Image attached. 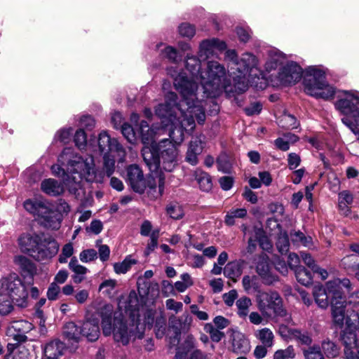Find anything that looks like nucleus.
I'll use <instances>...</instances> for the list:
<instances>
[{
  "instance_id": "obj_59",
  "label": "nucleus",
  "mask_w": 359,
  "mask_h": 359,
  "mask_svg": "<svg viewBox=\"0 0 359 359\" xmlns=\"http://www.w3.org/2000/svg\"><path fill=\"white\" fill-rule=\"evenodd\" d=\"M169 327L172 330L176 337L180 336L182 328V321L181 319L175 316L170 317L169 319Z\"/></svg>"
},
{
  "instance_id": "obj_6",
  "label": "nucleus",
  "mask_w": 359,
  "mask_h": 359,
  "mask_svg": "<svg viewBox=\"0 0 359 359\" xmlns=\"http://www.w3.org/2000/svg\"><path fill=\"white\" fill-rule=\"evenodd\" d=\"M207 78L201 80L205 97H215L220 92L232 91L231 81L228 79L224 67L217 61L208 63Z\"/></svg>"
},
{
  "instance_id": "obj_10",
  "label": "nucleus",
  "mask_w": 359,
  "mask_h": 359,
  "mask_svg": "<svg viewBox=\"0 0 359 359\" xmlns=\"http://www.w3.org/2000/svg\"><path fill=\"white\" fill-rule=\"evenodd\" d=\"M0 296L8 297L13 304L21 308L28 305V289L15 273L1 279Z\"/></svg>"
},
{
  "instance_id": "obj_25",
  "label": "nucleus",
  "mask_w": 359,
  "mask_h": 359,
  "mask_svg": "<svg viewBox=\"0 0 359 359\" xmlns=\"http://www.w3.org/2000/svg\"><path fill=\"white\" fill-rule=\"evenodd\" d=\"M327 288L339 299H345L342 295V289L345 288L348 292L352 290V284L348 278H335L327 282Z\"/></svg>"
},
{
  "instance_id": "obj_47",
  "label": "nucleus",
  "mask_w": 359,
  "mask_h": 359,
  "mask_svg": "<svg viewBox=\"0 0 359 359\" xmlns=\"http://www.w3.org/2000/svg\"><path fill=\"white\" fill-rule=\"evenodd\" d=\"M115 170V159L114 156H111L109 154H104L103 156V171L107 175L110 177Z\"/></svg>"
},
{
  "instance_id": "obj_9",
  "label": "nucleus",
  "mask_w": 359,
  "mask_h": 359,
  "mask_svg": "<svg viewBox=\"0 0 359 359\" xmlns=\"http://www.w3.org/2000/svg\"><path fill=\"white\" fill-rule=\"evenodd\" d=\"M177 95L173 92H168L165 95V101L163 104H159L155 109L156 116L161 119L165 126L170 125V132L177 128L175 126L180 124L181 111L184 110V100L177 102Z\"/></svg>"
},
{
  "instance_id": "obj_11",
  "label": "nucleus",
  "mask_w": 359,
  "mask_h": 359,
  "mask_svg": "<svg viewBox=\"0 0 359 359\" xmlns=\"http://www.w3.org/2000/svg\"><path fill=\"white\" fill-rule=\"evenodd\" d=\"M344 93L345 97L338 100L335 107L344 115L341 118L342 123L354 134H358L359 97L348 91H344Z\"/></svg>"
},
{
  "instance_id": "obj_19",
  "label": "nucleus",
  "mask_w": 359,
  "mask_h": 359,
  "mask_svg": "<svg viewBox=\"0 0 359 359\" xmlns=\"http://www.w3.org/2000/svg\"><path fill=\"white\" fill-rule=\"evenodd\" d=\"M358 325L348 318L346 320V326L341 333V340L346 348L355 346L357 343Z\"/></svg>"
},
{
  "instance_id": "obj_45",
  "label": "nucleus",
  "mask_w": 359,
  "mask_h": 359,
  "mask_svg": "<svg viewBox=\"0 0 359 359\" xmlns=\"http://www.w3.org/2000/svg\"><path fill=\"white\" fill-rule=\"evenodd\" d=\"M167 214L174 219H182L184 216V211L180 204L177 202H171L166 207Z\"/></svg>"
},
{
  "instance_id": "obj_42",
  "label": "nucleus",
  "mask_w": 359,
  "mask_h": 359,
  "mask_svg": "<svg viewBox=\"0 0 359 359\" xmlns=\"http://www.w3.org/2000/svg\"><path fill=\"white\" fill-rule=\"evenodd\" d=\"M294 273L297 281L302 285L307 286L312 283L311 273L304 266L295 269Z\"/></svg>"
},
{
  "instance_id": "obj_36",
  "label": "nucleus",
  "mask_w": 359,
  "mask_h": 359,
  "mask_svg": "<svg viewBox=\"0 0 359 359\" xmlns=\"http://www.w3.org/2000/svg\"><path fill=\"white\" fill-rule=\"evenodd\" d=\"M321 349L327 358H335L340 353V347L329 339L322 341Z\"/></svg>"
},
{
  "instance_id": "obj_2",
  "label": "nucleus",
  "mask_w": 359,
  "mask_h": 359,
  "mask_svg": "<svg viewBox=\"0 0 359 359\" xmlns=\"http://www.w3.org/2000/svg\"><path fill=\"white\" fill-rule=\"evenodd\" d=\"M168 74L174 79L175 89L184 100V110L181 111L180 125L193 128L195 118L199 124H203L205 119V110L201 101L197 97L198 85L189 80L184 73H179L172 67L167 69Z\"/></svg>"
},
{
  "instance_id": "obj_49",
  "label": "nucleus",
  "mask_w": 359,
  "mask_h": 359,
  "mask_svg": "<svg viewBox=\"0 0 359 359\" xmlns=\"http://www.w3.org/2000/svg\"><path fill=\"white\" fill-rule=\"evenodd\" d=\"M289 238L287 233H281L277 240L276 247L281 254H285L289 250Z\"/></svg>"
},
{
  "instance_id": "obj_57",
  "label": "nucleus",
  "mask_w": 359,
  "mask_h": 359,
  "mask_svg": "<svg viewBox=\"0 0 359 359\" xmlns=\"http://www.w3.org/2000/svg\"><path fill=\"white\" fill-rule=\"evenodd\" d=\"M7 298L8 297L5 296L0 298V315L1 316L8 315L13 309L12 301Z\"/></svg>"
},
{
  "instance_id": "obj_51",
  "label": "nucleus",
  "mask_w": 359,
  "mask_h": 359,
  "mask_svg": "<svg viewBox=\"0 0 359 359\" xmlns=\"http://www.w3.org/2000/svg\"><path fill=\"white\" fill-rule=\"evenodd\" d=\"M256 238L262 250L269 252L272 249L271 243L262 231L258 230L256 231Z\"/></svg>"
},
{
  "instance_id": "obj_61",
  "label": "nucleus",
  "mask_w": 359,
  "mask_h": 359,
  "mask_svg": "<svg viewBox=\"0 0 359 359\" xmlns=\"http://www.w3.org/2000/svg\"><path fill=\"white\" fill-rule=\"evenodd\" d=\"M158 238V231H154L150 235V241L147 244V246L144 251V254L146 256H148L157 247Z\"/></svg>"
},
{
  "instance_id": "obj_33",
  "label": "nucleus",
  "mask_w": 359,
  "mask_h": 359,
  "mask_svg": "<svg viewBox=\"0 0 359 359\" xmlns=\"http://www.w3.org/2000/svg\"><path fill=\"white\" fill-rule=\"evenodd\" d=\"M194 177L202 191L208 192L212 189V179L207 172L199 169L196 170L194 172Z\"/></svg>"
},
{
  "instance_id": "obj_22",
  "label": "nucleus",
  "mask_w": 359,
  "mask_h": 359,
  "mask_svg": "<svg viewBox=\"0 0 359 359\" xmlns=\"http://www.w3.org/2000/svg\"><path fill=\"white\" fill-rule=\"evenodd\" d=\"M65 344L59 339H53L46 343L43 347V351L46 359H59L64 354Z\"/></svg>"
},
{
  "instance_id": "obj_34",
  "label": "nucleus",
  "mask_w": 359,
  "mask_h": 359,
  "mask_svg": "<svg viewBox=\"0 0 359 359\" xmlns=\"http://www.w3.org/2000/svg\"><path fill=\"white\" fill-rule=\"evenodd\" d=\"M24 208L31 214L38 217L43 213H46L47 211V205L44 203L37 201H25L24 203Z\"/></svg>"
},
{
  "instance_id": "obj_40",
  "label": "nucleus",
  "mask_w": 359,
  "mask_h": 359,
  "mask_svg": "<svg viewBox=\"0 0 359 359\" xmlns=\"http://www.w3.org/2000/svg\"><path fill=\"white\" fill-rule=\"evenodd\" d=\"M278 124L280 127L288 130L297 128L299 126V123L293 115L286 113L280 116Z\"/></svg>"
},
{
  "instance_id": "obj_1",
  "label": "nucleus",
  "mask_w": 359,
  "mask_h": 359,
  "mask_svg": "<svg viewBox=\"0 0 359 359\" xmlns=\"http://www.w3.org/2000/svg\"><path fill=\"white\" fill-rule=\"evenodd\" d=\"M170 140L163 139L158 144L144 147L142 155L146 165L152 172L158 169L172 172L178 163V151L175 144H180L184 139L182 128H175L169 132Z\"/></svg>"
},
{
  "instance_id": "obj_50",
  "label": "nucleus",
  "mask_w": 359,
  "mask_h": 359,
  "mask_svg": "<svg viewBox=\"0 0 359 359\" xmlns=\"http://www.w3.org/2000/svg\"><path fill=\"white\" fill-rule=\"evenodd\" d=\"M292 241L303 245L304 246H309L311 243V238L306 236L302 231H297L290 233Z\"/></svg>"
},
{
  "instance_id": "obj_3",
  "label": "nucleus",
  "mask_w": 359,
  "mask_h": 359,
  "mask_svg": "<svg viewBox=\"0 0 359 359\" xmlns=\"http://www.w3.org/2000/svg\"><path fill=\"white\" fill-rule=\"evenodd\" d=\"M58 163L65 167L69 175H72L74 186L69 189L76 194L80 188V182L83 178L88 182L97 181L94 158L89 156L83 158L71 148H65L58 157Z\"/></svg>"
},
{
  "instance_id": "obj_29",
  "label": "nucleus",
  "mask_w": 359,
  "mask_h": 359,
  "mask_svg": "<svg viewBox=\"0 0 359 359\" xmlns=\"http://www.w3.org/2000/svg\"><path fill=\"white\" fill-rule=\"evenodd\" d=\"M233 351L237 353H247L250 350V342L241 332H236L233 335Z\"/></svg>"
},
{
  "instance_id": "obj_5",
  "label": "nucleus",
  "mask_w": 359,
  "mask_h": 359,
  "mask_svg": "<svg viewBox=\"0 0 359 359\" xmlns=\"http://www.w3.org/2000/svg\"><path fill=\"white\" fill-rule=\"evenodd\" d=\"M18 242L23 252L39 262L50 259L59 250L58 243L51 237L45 238L43 234H23Z\"/></svg>"
},
{
  "instance_id": "obj_56",
  "label": "nucleus",
  "mask_w": 359,
  "mask_h": 359,
  "mask_svg": "<svg viewBox=\"0 0 359 359\" xmlns=\"http://www.w3.org/2000/svg\"><path fill=\"white\" fill-rule=\"evenodd\" d=\"M295 356L294 348L289 346L284 350H278L275 352L273 359H290Z\"/></svg>"
},
{
  "instance_id": "obj_35",
  "label": "nucleus",
  "mask_w": 359,
  "mask_h": 359,
  "mask_svg": "<svg viewBox=\"0 0 359 359\" xmlns=\"http://www.w3.org/2000/svg\"><path fill=\"white\" fill-rule=\"evenodd\" d=\"M223 272L226 278L236 281L243 272L241 264L237 261L230 262L225 266Z\"/></svg>"
},
{
  "instance_id": "obj_43",
  "label": "nucleus",
  "mask_w": 359,
  "mask_h": 359,
  "mask_svg": "<svg viewBox=\"0 0 359 359\" xmlns=\"http://www.w3.org/2000/svg\"><path fill=\"white\" fill-rule=\"evenodd\" d=\"M236 305L238 308V315L241 318H244L248 314L249 308L252 305V301L248 297H242L236 301Z\"/></svg>"
},
{
  "instance_id": "obj_39",
  "label": "nucleus",
  "mask_w": 359,
  "mask_h": 359,
  "mask_svg": "<svg viewBox=\"0 0 359 359\" xmlns=\"http://www.w3.org/2000/svg\"><path fill=\"white\" fill-rule=\"evenodd\" d=\"M258 279L256 276H244L242 279V285L244 290L250 293L252 290L255 292L260 291Z\"/></svg>"
},
{
  "instance_id": "obj_41",
  "label": "nucleus",
  "mask_w": 359,
  "mask_h": 359,
  "mask_svg": "<svg viewBox=\"0 0 359 359\" xmlns=\"http://www.w3.org/2000/svg\"><path fill=\"white\" fill-rule=\"evenodd\" d=\"M135 264H137V260L133 259L131 256H128L123 262L114 264V270L117 274L126 273Z\"/></svg>"
},
{
  "instance_id": "obj_54",
  "label": "nucleus",
  "mask_w": 359,
  "mask_h": 359,
  "mask_svg": "<svg viewBox=\"0 0 359 359\" xmlns=\"http://www.w3.org/2000/svg\"><path fill=\"white\" fill-rule=\"evenodd\" d=\"M163 57H166L170 62L177 64L181 61V57L179 56L177 50L172 46H167L163 51Z\"/></svg>"
},
{
  "instance_id": "obj_64",
  "label": "nucleus",
  "mask_w": 359,
  "mask_h": 359,
  "mask_svg": "<svg viewBox=\"0 0 359 359\" xmlns=\"http://www.w3.org/2000/svg\"><path fill=\"white\" fill-rule=\"evenodd\" d=\"M72 133V128H69L68 129H62L57 133L55 135V139L64 144H67L70 140Z\"/></svg>"
},
{
  "instance_id": "obj_21",
  "label": "nucleus",
  "mask_w": 359,
  "mask_h": 359,
  "mask_svg": "<svg viewBox=\"0 0 359 359\" xmlns=\"http://www.w3.org/2000/svg\"><path fill=\"white\" fill-rule=\"evenodd\" d=\"M204 143L198 137L192 139L188 146L185 156V161L191 165H196L198 163V156L202 154Z\"/></svg>"
},
{
  "instance_id": "obj_55",
  "label": "nucleus",
  "mask_w": 359,
  "mask_h": 359,
  "mask_svg": "<svg viewBox=\"0 0 359 359\" xmlns=\"http://www.w3.org/2000/svg\"><path fill=\"white\" fill-rule=\"evenodd\" d=\"M179 34L183 37L191 38L196 33L194 25L189 23H182L178 27Z\"/></svg>"
},
{
  "instance_id": "obj_37",
  "label": "nucleus",
  "mask_w": 359,
  "mask_h": 359,
  "mask_svg": "<svg viewBox=\"0 0 359 359\" xmlns=\"http://www.w3.org/2000/svg\"><path fill=\"white\" fill-rule=\"evenodd\" d=\"M285 55L278 50H272L269 52V59L266 62L267 69H276L279 65L283 64Z\"/></svg>"
},
{
  "instance_id": "obj_32",
  "label": "nucleus",
  "mask_w": 359,
  "mask_h": 359,
  "mask_svg": "<svg viewBox=\"0 0 359 359\" xmlns=\"http://www.w3.org/2000/svg\"><path fill=\"white\" fill-rule=\"evenodd\" d=\"M63 334L68 340L78 343L81 336V326L69 322L64 326Z\"/></svg>"
},
{
  "instance_id": "obj_31",
  "label": "nucleus",
  "mask_w": 359,
  "mask_h": 359,
  "mask_svg": "<svg viewBox=\"0 0 359 359\" xmlns=\"http://www.w3.org/2000/svg\"><path fill=\"white\" fill-rule=\"evenodd\" d=\"M186 68L194 78L203 79L204 76L201 72V60L195 56L187 55Z\"/></svg>"
},
{
  "instance_id": "obj_7",
  "label": "nucleus",
  "mask_w": 359,
  "mask_h": 359,
  "mask_svg": "<svg viewBox=\"0 0 359 359\" xmlns=\"http://www.w3.org/2000/svg\"><path fill=\"white\" fill-rule=\"evenodd\" d=\"M256 302L262 315L267 318H284L285 321H291V316L283 307V299L276 291H259Z\"/></svg>"
},
{
  "instance_id": "obj_12",
  "label": "nucleus",
  "mask_w": 359,
  "mask_h": 359,
  "mask_svg": "<svg viewBox=\"0 0 359 359\" xmlns=\"http://www.w3.org/2000/svg\"><path fill=\"white\" fill-rule=\"evenodd\" d=\"M225 60L228 62L231 69H235L241 74L245 75L250 69L256 65V57L250 53H243L238 58L234 50H228L225 53Z\"/></svg>"
},
{
  "instance_id": "obj_18",
  "label": "nucleus",
  "mask_w": 359,
  "mask_h": 359,
  "mask_svg": "<svg viewBox=\"0 0 359 359\" xmlns=\"http://www.w3.org/2000/svg\"><path fill=\"white\" fill-rule=\"evenodd\" d=\"M226 45L224 41L217 39L203 40L200 44L199 57L201 60H206L214 53L215 50H223L226 49Z\"/></svg>"
},
{
  "instance_id": "obj_58",
  "label": "nucleus",
  "mask_w": 359,
  "mask_h": 359,
  "mask_svg": "<svg viewBox=\"0 0 359 359\" xmlns=\"http://www.w3.org/2000/svg\"><path fill=\"white\" fill-rule=\"evenodd\" d=\"M76 146L80 149H83L87 142L86 134L83 129L78 130L74 135V138Z\"/></svg>"
},
{
  "instance_id": "obj_16",
  "label": "nucleus",
  "mask_w": 359,
  "mask_h": 359,
  "mask_svg": "<svg viewBox=\"0 0 359 359\" xmlns=\"http://www.w3.org/2000/svg\"><path fill=\"white\" fill-rule=\"evenodd\" d=\"M33 329V325L27 320H20L11 323L8 327V334L18 343L27 339L26 334Z\"/></svg>"
},
{
  "instance_id": "obj_62",
  "label": "nucleus",
  "mask_w": 359,
  "mask_h": 359,
  "mask_svg": "<svg viewBox=\"0 0 359 359\" xmlns=\"http://www.w3.org/2000/svg\"><path fill=\"white\" fill-rule=\"evenodd\" d=\"M121 133L129 142L133 143L135 141V133L130 125L123 123L121 126Z\"/></svg>"
},
{
  "instance_id": "obj_4",
  "label": "nucleus",
  "mask_w": 359,
  "mask_h": 359,
  "mask_svg": "<svg viewBox=\"0 0 359 359\" xmlns=\"http://www.w3.org/2000/svg\"><path fill=\"white\" fill-rule=\"evenodd\" d=\"M99 315L102 318L103 334L105 336L113 334L116 342L126 346L131 339H142L144 337V329H140L137 325H128L126 323L118 318L112 319L113 307L111 305L106 304L101 307L99 310Z\"/></svg>"
},
{
  "instance_id": "obj_53",
  "label": "nucleus",
  "mask_w": 359,
  "mask_h": 359,
  "mask_svg": "<svg viewBox=\"0 0 359 359\" xmlns=\"http://www.w3.org/2000/svg\"><path fill=\"white\" fill-rule=\"evenodd\" d=\"M116 285L117 281L114 279L105 280L100 285L99 290L102 291L106 295L111 297Z\"/></svg>"
},
{
  "instance_id": "obj_38",
  "label": "nucleus",
  "mask_w": 359,
  "mask_h": 359,
  "mask_svg": "<svg viewBox=\"0 0 359 359\" xmlns=\"http://www.w3.org/2000/svg\"><path fill=\"white\" fill-rule=\"evenodd\" d=\"M255 336L264 346L267 347L273 346L274 335L269 328L265 327L257 330Z\"/></svg>"
},
{
  "instance_id": "obj_15",
  "label": "nucleus",
  "mask_w": 359,
  "mask_h": 359,
  "mask_svg": "<svg viewBox=\"0 0 359 359\" xmlns=\"http://www.w3.org/2000/svg\"><path fill=\"white\" fill-rule=\"evenodd\" d=\"M126 182L134 191L139 194L143 193L147 187L143 172L137 165L128 167Z\"/></svg>"
},
{
  "instance_id": "obj_26",
  "label": "nucleus",
  "mask_w": 359,
  "mask_h": 359,
  "mask_svg": "<svg viewBox=\"0 0 359 359\" xmlns=\"http://www.w3.org/2000/svg\"><path fill=\"white\" fill-rule=\"evenodd\" d=\"M41 190L46 194L57 196L64 192L63 184L54 179H46L42 181L41 184Z\"/></svg>"
},
{
  "instance_id": "obj_23",
  "label": "nucleus",
  "mask_w": 359,
  "mask_h": 359,
  "mask_svg": "<svg viewBox=\"0 0 359 359\" xmlns=\"http://www.w3.org/2000/svg\"><path fill=\"white\" fill-rule=\"evenodd\" d=\"M313 294L316 304L320 308L323 309L327 307L329 304V299H331V302L333 299H336L337 301L339 299V297H337V295L332 292H330L327 288V283L326 284L325 288H324L323 286H316L313 288Z\"/></svg>"
},
{
  "instance_id": "obj_20",
  "label": "nucleus",
  "mask_w": 359,
  "mask_h": 359,
  "mask_svg": "<svg viewBox=\"0 0 359 359\" xmlns=\"http://www.w3.org/2000/svg\"><path fill=\"white\" fill-rule=\"evenodd\" d=\"M260 259L256 266V271L262 279L263 283L269 285L278 281V277L270 271L267 255L262 254Z\"/></svg>"
},
{
  "instance_id": "obj_14",
  "label": "nucleus",
  "mask_w": 359,
  "mask_h": 359,
  "mask_svg": "<svg viewBox=\"0 0 359 359\" xmlns=\"http://www.w3.org/2000/svg\"><path fill=\"white\" fill-rule=\"evenodd\" d=\"M302 73V68L297 62H290L280 68L277 78L282 85H292L300 81Z\"/></svg>"
},
{
  "instance_id": "obj_44",
  "label": "nucleus",
  "mask_w": 359,
  "mask_h": 359,
  "mask_svg": "<svg viewBox=\"0 0 359 359\" xmlns=\"http://www.w3.org/2000/svg\"><path fill=\"white\" fill-rule=\"evenodd\" d=\"M247 215V210L245 208H237L231 210L227 212L225 217V223L228 226H232L235 224L236 218H243Z\"/></svg>"
},
{
  "instance_id": "obj_13",
  "label": "nucleus",
  "mask_w": 359,
  "mask_h": 359,
  "mask_svg": "<svg viewBox=\"0 0 359 359\" xmlns=\"http://www.w3.org/2000/svg\"><path fill=\"white\" fill-rule=\"evenodd\" d=\"M97 144L100 152L103 155L115 152L119 158V161L124 160L126 154L125 149L116 139L111 138L106 131L99 134Z\"/></svg>"
},
{
  "instance_id": "obj_48",
  "label": "nucleus",
  "mask_w": 359,
  "mask_h": 359,
  "mask_svg": "<svg viewBox=\"0 0 359 359\" xmlns=\"http://www.w3.org/2000/svg\"><path fill=\"white\" fill-rule=\"evenodd\" d=\"M204 329L205 332L210 334L211 340L214 342H219L225 337L223 332L215 328V327L210 323H207Z\"/></svg>"
},
{
  "instance_id": "obj_24",
  "label": "nucleus",
  "mask_w": 359,
  "mask_h": 359,
  "mask_svg": "<svg viewBox=\"0 0 359 359\" xmlns=\"http://www.w3.org/2000/svg\"><path fill=\"white\" fill-rule=\"evenodd\" d=\"M332 316L334 323L342 327L344 325L345 318V308H346V300L345 299H333L332 302Z\"/></svg>"
},
{
  "instance_id": "obj_30",
  "label": "nucleus",
  "mask_w": 359,
  "mask_h": 359,
  "mask_svg": "<svg viewBox=\"0 0 359 359\" xmlns=\"http://www.w3.org/2000/svg\"><path fill=\"white\" fill-rule=\"evenodd\" d=\"M69 268L74 272L72 279L75 283H80L86 278L88 269L79 264L76 257H72L69 263Z\"/></svg>"
},
{
  "instance_id": "obj_63",
  "label": "nucleus",
  "mask_w": 359,
  "mask_h": 359,
  "mask_svg": "<svg viewBox=\"0 0 359 359\" xmlns=\"http://www.w3.org/2000/svg\"><path fill=\"white\" fill-rule=\"evenodd\" d=\"M97 251L94 249H88L83 250L79 255L80 259L83 262H91L95 259L97 258Z\"/></svg>"
},
{
  "instance_id": "obj_17",
  "label": "nucleus",
  "mask_w": 359,
  "mask_h": 359,
  "mask_svg": "<svg viewBox=\"0 0 359 359\" xmlns=\"http://www.w3.org/2000/svg\"><path fill=\"white\" fill-rule=\"evenodd\" d=\"M15 263L18 266L22 276L27 280V283L32 285L37 270L36 265L29 259L22 255L15 257Z\"/></svg>"
},
{
  "instance_id": "obj_28",
  "label": "nucleus",
  "mask_w": 359,
  "mask_h": 359,
  "mask_svg": "<svg viewBox=\"0 0 359 359\" xmlns=\"http://www.w3.org/2000/svg\"><path fill=\"white\" fill-rule=\"evenodd\" d=\"M81 335L89 341H96L100 335V328L97 320H87L81 326Z\"/></svg>"
},
{
  "instance_id": "obj_52",
  "label": "nucleus",
  "mask_w": 359,
  "mask_h": 359,
  "mask_svg": "<svg viewBox=\"0 0 359 359\" xmlns=\"http://www.w3.org/2000/svg\"><path fill=\"white\" fill-rule=\"evenodd\" d=\"M305 359H325L319 346H310L304 351Z\"/></svg>"
},
{
  "instance_id": "obj_8",
  "label": "nucleus",
  "mask_w": 359,
  "mask_h": 359,
  "mask_svg": "<svg viewBox=\"0 0 359 359\" xmlns=\"http://www.w3.org/2000/svg\"><path fill=\"white\" fill-rule=\"evenodd\" d=\"M304 84L306 93L317 98L329 100L335 93L334 88L327 83L325 72L314 67L308 69Z\"/></svg>"
},
{
  "instance_id": "obj_46",
  "label": "nucleus",
  "mask_w": 359,
  "mask_h": 359,
  "mask_svg": "<svg viewBox=\"0 0 359 359\" xmlns=\"http://www.w3.org/2000/svg\"><path fill=\"white\" fill-rule=\"evenodd\" d=\"M244 76L245 75H243V74L238 75L237 76L238 77V81H236V80H235V83H234L233 86L231 85V88H232V91L226 92V93H228V94L231 93H232L241 94V93H243L245 91H246L248 88V85L245 82V76Z\"/></svg>"
},
{
  "instance_id": "obj_27",
  "label": "nucleus",
  "mask_w": 359,
  "mask_h": 359,
  "mask_svg": "<svg viewBox=\"0 0 359 359\" xmlns=\"http://www.w3.org/2000/svg\"><path fill=\"white\" fill-rule=\"evenodd\" d=\"M41 224L49 229H57L60 226V216L47 206V211L39 216Z\"/></svg>"
},
{
  "instance_id": "obj_60",
  "label": "nucleus",
  "mask_w": 359,
  "mask_h": 359,
  "mask_svg": "<svg viewBox=\"0 0 359 359\" xmlns=\"http://www.w3.org/2000/svg\"><path fill=\"white\" fill-rule=\"evenodd\" d=\"M290 333L294 338L300 341L302 344L309 345L312 340L307 332H302L299 330H292Z\"/></svg>"
}]
</instances>
